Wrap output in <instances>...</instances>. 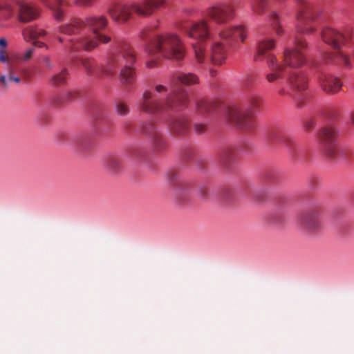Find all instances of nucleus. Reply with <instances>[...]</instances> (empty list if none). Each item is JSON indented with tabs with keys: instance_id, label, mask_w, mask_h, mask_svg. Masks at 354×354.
<instances>
[{
	"instance_id": "f257e3e1",
	"label": "nucleus",
	"mask_w": 354,
	"mask_h": 354,
	"mask_svg": "<svg viewBox=\"0 0 354 354\" xmlns=\"http://www.w3.org/2000/svg\"><path fill=\"white\" fill-rule=\"evenodd\" d=\"M108 23L107 18L104 15H92L59 26L58 31L64 35H71L84 28L91 30L92 32L88 35L81 36L77 39H71L68 47L71 52L80 49L91 51L98 46L100 42L107 44L111 41L110 36L101 32L107 27Z\"/></svg>"
},
{
	"instance_id": "f03ea898",
	"label": "nucleus",
	"mask_w": 354,
	"mask_h": 354,
	"mask_svg": "<svg viewBox=\"0 0 354 354\" xmlns=\"http://www.w3.org/2000/svg\"><path fill=\"white\" fill-rule=\"evenodd\" d=\"M136 54L134 49L124 41L115 44L114 51L111 53L102 71L105 75H113L119 71L122 84L130 86L136 77Z\"/></svg>"
},
{
	"instance_id": "7ed1b4c3",
	"label": "nucleus",
	"mask_w": 354,
	"mask_h": 354,
	"mask_svg": "<svg viewBox=\"0 0 354 354\" xmlns=\"http://www.w3.org/2000/svg\"><path fill=\"white\" fill-rule=\"evenodd\" d=\"M307 47L305 41L300 37L295 38L294 46L285 48L283 62H279L273 54H269L266 57V64L268 68L266 74V80L270 84L278 82L283 79L286 68H298L306 62V56L304 50Z\"/></svg>"
},
{
	"instance_id": "20e7f679",
	"label": "nucleus",
	"mask_w": 354,
	"mask_h": 354,
	"mask_svg": "<svg viewBox=\"0 0 354 354\" xmlns=\"http://www.w3.org/2000/svg\"><path fill=\"white\" fill-rule=\"evenodd\" d=\"M188 104L187 94L184 91H173L162 100L153 95L150 91H145L140 102V109L147 113L153 114L166 111H177Z\"/></svg>"
},
{
	"instance_id": "39448f33",
	"label": "nucleus",
	"mask_w": 354,
	"mask_h": 354,
	"mask_svg": "<svg viewBox=\"0 0 354 354\" xmlns=\"http://www.w3.org/2000/svg\"><path fill=\"white\" fill-rule=\"evenodd\" d=\"M147 51L151 55L176 60L182 59L185 54L184 45L174 34L155 36L147 46Z\"/></svg>"
},
{
	"instance_id": "423d86ee",
	"label": "nucleus",
	"mask_w": 354,
	"mask_h": 354,
	"mask_svg": "<svg viewBox=\"0 0 354 354\" xmlns=\"http://www.w3.org/2000/svg\"><path fill=\"white\" fill-rule=\"evenodd\" d=\"M164 3L165 0H142L141 2L131 6L115 4L108 12L113 21L124 24L130 19L133 11L141 16H149L153 13L154 9L160 8Z\"/></svg>"
},
{
	"instance_id": "0eeeda50",
	"label": "nucleus",
	"mask_w": 354,
	"mask_h": 354,
	"mask_svg": "<svg viewBox=\"0 0 354 354\" xmlns=\"http://www.w3.org/2000/svg\"><path fill=\"white\" fill-rule=\"evenodd\" d=\"M337 131L333 126L324 127L319 133V142L325 155L331 160L347 162L351 160L353 151L335 145Z\"/></svg>"
},
{
	"instance_id": "6e6552de",
	"label": "nucleus",
	"mask_w": 354,
	"mask_h": 354,
	"mask_svg": "<svg viewBox=\"0 0 354 354\" xmlns=\"http://www.w3.org/2000/svg\"><path fill=\"white\" fill-rule=\"evenodd\" d=\"M181 30L189 37L198 40L192 44L195 59L199 64L204 63L207 60L206 45L204 43L209 37L207 22L204 20L196 23L187 22L182 25Z\"/></svg>"
},
{
	"instance_id": "1a4fd4ad",
	"label": "nucleus",
	"mask_w": 354,
	"mask_h": 354,
	"mask_svg": "<svg viewBox=\"0 0 354 354\" xmlns=\"http://www.w3.org/2000/svg\"><path fill=\"white\" fill-rule=\"evenodd\" d=\"M259 99L257 97H250L244 109L238 107H230L226 111V118L230 122L244 130L252 129L254 120V115L256 109L259 106Z\"/></svg>"
},
{
	"instance_id": "9d476101",
	"label": "nucleus",
	"mask_w": 354,
	"mask_h": 354,
	"mask_svg": "<svg viewBox=\"0 0 354 354\" xmlns=\"http://www.w3.org/2000/svg\"><path fill=\"white\" fill-rule=\"evenodd\" d=\"M17 57H8V53L1 50L0 51V63L4 64L6 75L0 77V82L3 87H7L10 83L20 84L24 79L28 77V71L26 67L16 62Z\"/></svg>"
},
{
	"instance_id": "9b49d317",
	"label": "nucleus",
	"mask_w": 354,
	"mask_h": 354,
	"mask_svg": "<svg viewBox=\"0 0 354 354\" xmlns=\"http://www.w3.org/2000/svg\"><path fill=\"white\" fill-rule=\"evenodd\" d=\"M236 4L223 3L209 8L207 15L217 24H224L234 17Z\"/></svg>"
},
{
	"instance_id": "f8f14e48",
	"label": "nucleus",
	"mask_w": 354,
	"mask_h": 354,
	"mask_svg": "<svg viewBox=\"0 0 354 354\" xmlns=\"http://www.w3.org/2000/svg\"><path fill=\"white\" fill-rule=\"evenodd\" d=\"M17 18L20 22L28 23L37 19L39 16V10L26 2L17 1Z\"/></svg>"
},
{
	"instance_id": "ddd939ff",
	"label": "nucleus",
	"mask_w": 354,
	"mask_h": 354,
	"mask_svg": "<svg viewBox=\"0 0 354 354\" xmlns=\"http://www.w3.org/2000/svg\"><path fill=\"white\" fill-rule=\"evenodd\" d=\"M299 223L309 232H315L321 228V222L317 210L313 209L303 213L299 218Z\"/></svg>"
},
{
	"instance_id": "4468645a",
	"label": "nucleus",
	"mask_w": 354,
	"mask_h": 354,
	"mask_svg": "<svg viewBox=\"0 0 354 354\" xmlns=\"http://www.w3.org/2000/svg\"><path fill=\"white\" fill-rule=\"evenodd\" d=\"M322 38L325 43L336 50L344 45L348 39V37L344 34L329 28L323 30Z\"/></svg>"
},
{
	"instance_id": "2eb2a0df",
	"label": "nucleus",
	"mask_w": 354,
	"mask_h": 354,
	"mask_svg": "<svg viewBox=\"0 0 354 354\" xmlns=\"http://www.w3.org/2000/svg\"><path fill=\"white\" fill-rule=\"evenodd\" d=\"M208 57L214 65L222 64L227 57V49L223 43L212 41L209 46Z\"/></svg>"
},
{
	"instance_id": "dca6fc26",
	"label": "nucleus",
	"mask_w": 354,
	"mask_h": 354,
	"mask_svg": "<svg viewBox=\"0 0 354 354\" xmlns=\"http://www.w3.org/2000/svg\"><path fill=\"white\" fill-rule=\"evenodd\" d=\"M288 83L291 89L297 92L305 91L308 86L306 75L301 71H293L288 75Z\"/></svg>"
},
{
	"instance_id": "f3484780",
	"label": "nucleus",
	"mask_w": 354,
	"mask_h": 354,
	"mask_svg": "<svg viewBox=\"0 0 354 354\" xmlns=\"http://www.w3.org/2000/svg\"><path fill=\"white\" fill-rule=\"evenodd\" d=\"M319 80L322 88L327 93H335L342 86L337 77L329 74L322 73L319 77Z\"/></svg>"
},
{
	"instance_id": "a211bd4d",
	"label": "nucleus",
	"mask_w": 354,
	"mask_h": 354,
	"mask_svg": "<svg viewBox=\"0 0 354 354\" xmlns=\"http://www.w3.org/2000/svg\"><path fill=\"white\" fill-rule=\"evenodd\" d=\"M168 128L170 133L173 135L181 136L187 131L188 122L184 118H173L169 120Z\"/></svg>"
},
{
	"instance_id": "6ab92c4d",
	"label": "nucleus",
	"mask_w": 354,
	"mask_h": 354,
	"mask_svg": "<svg viewBox=\"0 0 354 354\" xmlns=\"http://www.w3.org/2000/svg\"><path fill=\"white\" fill-rule=\"evenodd\" d=\"M274 47L275 41L272 39H262L259 40L257 44L255 60H261V57L263 56H265V58L266 59L267 56L270 54L269 52L274 49Z\"/></svg>"
},
{
	"instance_id": "aec40b11",
	"label": "nucleus",
	"mask_w": 354,
	"mask_h": 354,
	"mask_svg": "<svg viewBox=\"0 0 354 354\" xmlns=\"http://www.w3.org/2000/svg\"><path fill=\"white\" fill-rule=\"evenodd\" d=\"M324 59L326 63L342 64L346 66H350V61L348 56L339 50L334 53H326Z\"/></svg>"
},
{
	"instance_id": "412c9836",
	"label": "nucleus",
	"mask_w": 354,
	"mask_h": 354,
	"mask_svg": "<svg viewBox=\"0 0 354 354\" xmlns=\"http://www.w3.org/2000/svg\"><path fill=\"white\" fill-rule=\"evenodd\" d=\"M221 37L225 39H231L232 40L240 38L241 41H243L246 37V34L243 26H237L223 32L221 33Z\"/></svg>"
},
{
	"instance_id": "4be33fe9",
	"label": "nucleus",
	"mask_w": 354,
	"mask_h": 354,
	"mask_svg": "<svg viewBox=\"0 0 354 354\" xmlns=\"http://www.w3.org/2000/svg\"><path fill=\"white\" fill-rule=\"evenodd\" d=\"M46 6H47L53 12L55 18L57 21H61L64 16V10L62 6L64 4L63 0H41Z\"/></svg>"
},
{
	"instance_id": "5701e85b",
	"label": "nucleus",
	"mask_w": 354,
	"mask_h": 354,
	"mask_svg": "<svg viewBox=\"0 0 354 354\" xmlns=\"http://www.w3.org/2000/svg\"><path fill=\"white\" fill-rule=\"evenodd\" d=\"M47 32L44 30L38 27L28 26L23 30V35L25 39L30 40H36L40 37H44Z\"/></svg>"
},
{
	"instance_id": "b1692460",
	"label": "nucleus",
	"mask_w": 354,
	"mask_h": 354,
	"mask_svg": "<svg viewBox=\"0 0 354 354\" xmlns=\"http://www.w3.org/2000/svg\"><path fill=\"white\" fill-rule=\"evenodd\" d=\"M104 166L108 171L116 173L122 169V163L120 157L110 156L104 160Z\"/></svg>"
},
{
	"instance_id": "393cba45",
	"label": "nucleus",
	"mask_w": 354,
	"mask_h": 354,
	"mask_svg": "<svg viewBox=\"0 0 354 354\" xmlns=\"http://www.w3.org/2000/svg\"><path fill=\"white\" fill-rule=\"evenodd\" d=\"M173 81H176L185 85H190L198 83V79L193 73H179L174 77Z\"/></svg>"
},
{
	"instance_id": "a878e982",
	"label": "nucleus",
	"mask_w": 354,
	"mask_h": 354,
	"mask_svg": "<svg viewBox=\"0 0 354 354\" xmlns=\"http://www.w3.org/2000/svg\"><path fill=\"white\" fill-rule=\"evenodd\" d=\"M34 51L35 49L33 48H30L21 54L8 53V57H17V59L16 60V62L23 64V62H26L31 59Z\"/></svg>"
},
{
	"instance_id": "bb28decb",
	"label": "nucleus",
	"mask_w": 354,
	"mask_h": 354,
	"mask_svg": "<svg viewBox=\"0 0 354 354\" xmlns=\"http://www.w3.org/2000/svg\"><path fill=\"white\" fill-rule=\"evenodd\" d=\"M270 22L277 35H281L283 33V30L280 24L279 16L275 12H272L270 15Z\"/></svg>"
},
{
	"instance_id": "cd10ccee",
	"label": "nucleus",
	"mask_w": 354,
	"mask_h": 354,
	"mask_svg": "<svg viewBox=\"0 0 354 354\" xmlns=\"http://www.w3.org/2000/svg\"><path fill=\"white\" fill-rule=\"evenodd\" d=\"M17 0H0V10L8 12L9 16L14 13V7Z\"/></svg>"
},
{
	"instance_id": "c85d7f7f",
	"label": "nucleus",
	"mask_w": 354,
	"mask_h": 354,
	"mask_svg": "<svg viewBox=\"0 0 354 354\" xmlns=\"http://www.w3.org/2000/svg\"><path fill=\"white\" fill-rule=\"evenodd\" d=\"M115 111L118 115L125 116L129 113V108L124 101H118L115 103Z\"/></svg>"
},
{
	"instance_id": "c756f323",
	"label": "nucleus",
	"mask_w": 354,
	"mask_h": 354,
	"mask_svg": "<svg viewBox=\"0 0 354 354\" xmlns=\"http://www.w3.org/2000/svg\"><path fill=\"white\" fill-rule=\"evenodd\" d=\"M82 65L88 74H91L95 67V61L92 58H86L81 60Z\"/></svg>"
},
{
	"instance_id": "7c9ffc66",
	"label": "nucleus",
	"mask_w": 354,
	"mask_h": 354,
	"mask_svg": "<svg viewBox=\"0 0 354 354\" xmlns=\"http://www.w3.org/2000/svg\"><path fill=\"white\" fill-rule=\"evenodd\" d=\"M252 8L257 14L262 13L266 8L265 0H252Z\"/></svg>"
},
{
	"instance_id": "2f4dec72",
	"label": "nucleus",
	"mask_w": 354,
	"mask_h": 354,
	"mask_svg": "<svg viewBox=\"0 0 354 354\" xmlns=\"http://www.w3.org/2000/svg\"><path fill=\"white\" fill-rule=\"evenodd\" d=\"M68 75V72L66 69H63L59 73L55 75L52 79L51 82L54 84H62L66 81V77Z\"/></svg>"
},
{
	"instance_id": "473e14b6",
	"label": "nucleus",
	"mask_w": 354,
	"mask_h": 354,
	"mask_svg": "<svg viewBox=\"0 0 354 354\" xmlns=\"http://www.w3.org/2000/svg\"><path fill=\"white\" fill-rule=\"evenodd\" d=\"M211 106V103L206 100H202L197 104L198 110L200 113L209 111Z\"/></svg>"
},
{
	"instance_id": "72a5a7b5",
	"label": "nucleus",
	"mask_w": 354,
	"mask_h": 354,
	"mask_svg": "<svg viewBox=\"0 0 354 354\" xmlns=\"http://www.w3.org/2000/svg\"><path fill=\"white\" fill-rule=\"evenodd\" d=\"M196 193L201 198L204 199L208 195L209 189L206 185H201L197 188Z\"/></svg>"
},
{
	"instance_id": "f704fd0d",
	"label": "nucleus",
	"mask_w": 354,
	"mask_h": 354,
	"mask_svg": "<svg viewBox=\"0 0 354 354\" xmlns=\"http://www.w3.org/2000/svg\"><path fill=\"white\" fill-rule=\"evenodd\" d=\"M96 0H75V3L80 6L91 7Z\"/></svg>"
},
{
	"instance_id": "c9c22d12",
	"label": "nucleus",
	"mask_w": 354,
	"mask_h": 354,
	"mask_svg": "<svg viewBox=\"0 0 354 354\" xmlns=\"http://www.w3.org/2000/svg\"><path fill=\"white\" fill-rule=\"evenodd\" d=\"M234 150L231 147L226 148L223 151V158L225 160L232 158L234 156Z\"/></svg>"
},
{
	"instance_id": "e433bc0d",
	"label": "nucleus",
	"mask_w": 354,
	"mask_h": 354,
	"mask_svg": "<svg viewBox=\"0 0 354 354\" xmlns=\"http://www.w3.org/2000/svg\"><path fill=\"white\" fill-rule=\"evenodd\" d=\"M142 131L145 134H152L155 133V127L152 124H147L143 127Z\"/></svg>"
},
{
	"instance_id": "4c0bfd02",
	"label": "nucleus",
	"mask_w": 354,
	"mask_h": 354,
	"mask_svg": "<svg viewBox=\"0 0 354 354\" xmlns=\"http://www.w3.org/2000/svg\"><path fill=\"white\" fill-rule=\"evenodd\" d=\"M80 93L77 91H70L66 93V97L68 100H73L77 98Z\"/></svg>"
},
{
	"instance_id": "58836bf2",
	"label": "nucleus",
	"mask_w": 354,
	"mask_h": 354,
	"mask_svg": "<svg viewBox=\"0 0 354 354\" xmlns=\"http://www.w3.org/2000/svg\"><path fill=\"white\" fill-rule=\"evenodd\" d=\"M42 61L45 64L46 68L48 69H52L53 67V64L51 62V60L48 56H44L42 57Z\"/></svg>"
},
{
	"instance_id": "ea45409f",
	"label": "nucleus",
	"mask_w": 354,
	"mask_h": 354,
	"mask_svg": "<svg viewBox=\"0 0 354 354\" xmlns=\"http://www.w3.org/2000/svg\"><path fill=\"white\" fill-rule=\"evenodd\" d=\"M168 90L166 86L162 84H157L155 86V91L157 93H165Z\"/></svg>"
},
{
	"instance_id": "a19ab883",
	"label": "nucleus",
	"mask_w": 354,
	"mask_h": 354,
	"mask_svg": "<svg viewBox=\"0 0 354 354\" xmlns=\"http://www.w3.org/2000/svg\"><path fill=\"white\" fill-rule=\"evenodd\" d=\"M295 104L297 107L301 108L302 107L304 103V97L303 96H297L295 99Z\"/></svg>"
},
{
	"instance_id": "79ce46f5",
	"label": "nucleus",
	"mask_w": 354,
	"mask_h": 354,
	"mask_svg": "<svg viewBox=\"0 0 354 354\" xmlns=\"http://www.w3.org/2000/svg\"><path fill=\"white\" fill-rule=\"evenodd\" d=\"M157 66V61L155 59H151L146 62V66L148 68H153Z\"/></svg>"
},
{
	"instance_id": "37998d69",
	"label": "nucleus",
	"mask_w": 354,
	"mask_h": 354,
	"mask_svg": "<svg viewBox=\"0 0 354 354\" xmlns=\"http://www.w3.org/2000/svg\"><path fill=\"white\" fill-rule=\"evenodd\" d=\"M7 46H8V43H7L6 39L4 38H0V47H1L0 51L1 50H3L4 51H7L6 50Z\"/></svg>"
},
{
	"instance_id": "c03bdc74",
	"label": "nucleus",
	"mask_w": 354,
	"mask_h": 354,
	"mask_svg": "<svg viewBox=\"0 0 354 354\" xmlns=\"http://www.w3.org/2000/svg\"><path fill=\"white\" fill-rule=\"evenodd\" d=\"M194 129L195 131L198 133H203L205 130V126L203 125V124H195L194 126Z\"/></svg>"
},
{
	"instance_id": "a18cd8bd",
	"label": "nucleus",
	"mask_w": 354,
	"mask_h": 354,
	"mask_svg": "<svg viewBox=\"0 0 354 354\" xmlns=\"http://www.w3.org/2000/svg\"><path fill=\"white\" fill-rule=\"evenodd\" d=\"M32 41H33V44L35 46H37V47H39V48H41V47L48 48L47 46L45 44V43H44L42 41H37V39L36 40H32Z\"/></svg>"
},
{
	"instance_id": "49530a36",
	"label": "nucleus",
	"mask_w": 354,
	"mask_h": 354,
	"mask_svg": "<svg viewBox=\"0 0 354 354\" xmlns=\"http://www.w3.org/2000/svg\"><path fill=\"white\" fill-rule=\"evenodd\" d=\"M278 93L279 95L286 96L289 95V93L286 91V90L284 88H281L279 89Z\"/></svg>"
},
{
	"instance_id": "de8ad7c7",
	"label": "nucleus",
	"mask_w": 354,
	"mask_h": 354,
	"mask_svg": "<svg viewBox=\"0 0 354 354\" xmlns=\"http://www.w3.org/2000/svg\"><path fill=\"white\" fill-rule=\"evenodd\" d=\"M216 73H217V71H215V70H214V69H211V70L209 71V74H210V75H211L212 77H214V76H216Z\"/></svg>"
},
{
	"instance_id": "09e8293b",
	"label": "nucleus",
	"mask_w": 354,
	"mask_h": 354,
	"mask_svg": "<svg viewBox=\"0 0 354 354\" xmlns=\"http://www.w3.org/2000/svg\"><path fill=\"white\" fill-rule=\"evenodd\" d=\"M350 119L353 124H354V111L351 113Z\"/></svg>"
},
{
	"instance_id": "8fccbe9b",
	"label": "nucleus",
	"mask_w": 354,
	"mask_h": 354,
	"mask_svg": "<svg viewBox=\"0 0 354 354\" xmlns=\"http://www.w3.org/2000/svg\"><path fill=\"white\" fill-rule=\"evenodd\" d=\"M57 39H58V41H59L60 43H63V42H64V39H63L62 37H60V36H58V37H57Z\"/></svg>"
}]
</instances>
